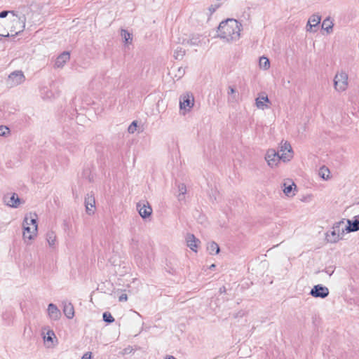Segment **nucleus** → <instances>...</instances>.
Segmentation results:
<instances>
[{
	"instance_id": "1",
	"label": "nucleus",
	"mask_w": 359,
	"mask_h": 359,
	"mask_svg": "<svg viewBox=\"0 0 359 359\" xmlns=\"http://www.w3.org/2000/svg\"><path fill=\"white\" fill-rule=\"evenodd\" d=\"M242 25L233 18L222 21L217 28L218 36L227 41H237L240 38Z\"/></svg>"
},
{
	"instance_id": "2",
	"label": "nucleus",
	"mask_w": 359,
	"mask_h": 359,
	"mask_svg": "<svg viewBox=\"0 0 359 359\" xmlns=\"http://www.w3.org/2000/svg\"><path fill=\"white\" fill-rule=\"evenodd\" d=\"M11 22L12 25L10 28V32L12 35L18 34V33L22 32L25 27V16H19L17 13L15 16L13 17V19L11 20Z\"/></svg>"
},
{
	"instance_id": "3",
	"label": "nucleus",
	"mask_w": 359,
	"mask_h": 359,
	"mask_svg": "<svg viewBox=\"0 0 359 359\" xmlns=\"http://www.w3.org/2000/svg\"><path fill=\"white\" fill-rule=\"evenodd\" d=\"M23 239L26 242L27 240L32 241L36 236L38 230V226H29V219L26 217L23 221Z\"/></svg>"
},
{
	"instance_id": "4",
	"label": "nucleus",
	"mask_w": 359,
	"mask_h": 359,
	"mask_svg": "<svg viewBox=\"0 0 359 359\" xmlns=\"http://www.w3.org/2000/svg\"><path fill=\"white\" fill-rule=\"evenodd\" d=\"M334 88L337 90H345L348 86V74L341 72L335 75L334 79Z\"/></svg>"
},
{
	"instance_id": "5",
	"label": "nucleus",
	"mask_w": 359,
	"mask_h": 359,
	"mask_svg": "<svg viewBox=\"0 0 359 359\" xmlns=\"http://www.w3.org/2000/svg\"><path fill=\"white\" fill-rule=\"evenodd\" d=\"M265 159L267 161L268 165L271 168L276 166L280 160H282V156L279 154L278 151H276L273 149H270L266 151L265 155Z\"/></svg>"
},
{
	"instance_id": "6",
	"label": "nucleus",
	"mask_w": 359,
	"mask_h": 359,
	"mask_svg": "<svg viewBox=\"0 0 359 359\" xmlns=\"http://www.w3.org/2000/svg\"><path fill=\"white\" fill-rule=\"evenodd\" d=\"M137 210L143 219L149 217L152 214V208L147 201L138 202L137 203Z\"/></svg>"
},
{
	"instance_id": "7",
	"label": "nucleus",
	"mask_w": 359,
	"mask_h": 359,
	"mask_svg": "<svg viewBox=\"0 0 359 359\" xmlns=\"http://www.w3.org/2000/svg\"><path fill=\"white\" fill-rule=\"evenodd\" d=\"M280 151L282 152V161L287 162L290 161L293 157V151L290 144L287 142H283L280 146Z\"/></svg>"
},
{
	"instance_id": "8",
	"label": "nucleus",
	"mask_w": 359,
	"mask_h": 359,
	"mask_svg": "<svg viewBox=\"0 0 359 359\" xmlns=\"http://www.w3.org/2000/svg\"><path fill=\"white\" fill-rule=\"evenodd\" d=\"M194 104V98L192 94L187 93L180 97V108L185 111H189Z\"/></svg>"
},
{
	"instance_id": "9",
	"label": "nucleus",
	"mask_w": 359,
	"mask_h": 359,
	"mask_svg": "<svg viewBox=\"0 0 359 359\" xmlns=\"http://www.w3.org/2000/svg\"><path fill=\"white\" fill-rule=\"evenodd\" d=\"M310 294L316 298L324 299L329 295V290L322 285H316L311 289Z\"/></svg>"
},
{
	"instance_id": "10",
	"label": "nucleus",
	"mask_w": 359,
	"mask_h": 359,
	"mask_svg": "<svg viewBox=\"0 0 359 359\" xmlns=\"http://www.w3.org/2000/svg\"><path fill=\"white\" fill-rule=\"evenodd\" d=\"M25 80V76L22 71H15L8 76V82L11 86H17L22 83Z\"/></svg>"
},
{
	"instance_id": "11",
	"label": "nucleus",
	"mask_w": 359,
	"mask_h": 359,
	"mask_svg": "<svg viewBox=\"0 0 359 359\" xmlns=\"http://www.w3.org/2000/svg\"><path fill=\"white\" fill-rule=\"evenodd\" d=\"M95 200L93 194H88L85 197V206L86 211L88 215H90L94 214V210L93 208H95Z\"/></svg>"
},
{
	"instance_id": "12",
	"label": "nucleus",
	"mask_w": 359,
	"mask_h": 359,
	"mask_svg": "<svg viewBox=\"0 0 359 359\" xmlns=\"http://www.w3.org/2000/svg\"><path fill=\"white\" fill-rule=\"evenodd\" d=\"M343 223H344L343 222H340L334 225L333 230L331 231V235L332 236V238H331L330 240V242L336 243L339 239L341 238V236H343L344 234H342V231L341 232L340 225H341V224H343Z\"/></svg>"
},
{
	"instance_id": "13",
	"label": "nucleus",
	"mask_w": 359,
	"mask_h": 359,
	"mask_svg": "<svg viewBox=\"0 0 359 359\" xmlns=\"http://www.w3.org/2000/svg\"><path fill=\"white\" fill-rule=\"evenodd\" d=\"M347 222L348 225L346 226L344 229H342V234H344L345 231L350 233L359 230V219L358 218H355L354 220L348 219Z\"/></svg>"
},
{
	"instance_id": "14",
	"label": "nucleus",
	"mask_w": 359,
	"mask_h": 359,
	"mask_svg": "<svg viewBox=\"0 0 359 359\" xmlns=\"http://www.w3.org/2000/svg\"><path fill=\"white\" fill-rule=\"evenodd\" d=\"M187 246L193 251L196 252L198 248V243H200L201 241L196 238V236L192 233H188L186 237Z\"/></svg>"
},
{
	"instance_id": "15",
	"label": "nucleus",
	"mask_w": 359,
	"mask_h": 359,
	"mask_svg": "<svg viewBox=\"0 0 359 359\" xmlns=\"http://www.w3.org/2000/svg\"><path fill=\"white\" fill-rule=\"evenodd\" d=\"M48 313L50 319L57 320L61 316L60 311L57 309L56 305L53 303L48 304Z\"/></svg>"
},
{
	"instance_id": "16",
	"label": "nucleus",
	"mask_w": 359,
	"mask_h": 359,
	"mask_svg": "<svg viewBox=\"0 0 359 359\" xmlns=\"http://www.w3.org/2000/svg\"><path fill=\"white\" fill-rule=\"evenodd\" d=\"M264 102L270 103V100L268 97V95H266L265 93H262L255 100V104L257 108L264 109V108H268V106L264 104Z\"/></svg>"
},
{
	"instance_id": "17",
	"label": "nucleus",
	"mask_w": 359,
	"mask_h": 359,
	"mask_svg": "<svg viewBox=\"0 0 359 359\" xmlns=\"http://www.w3.org/2000/svg\"><path fill=\"white\" fill-rule=\"evenodd\" d=\"M70 55L69 52L64 51L57 58L55 62V67H62L69 60Z\"/></svg>"
},
{
	"instance_id": "18",
	"label": "nucleus",
	"mask_w": 359,
	"mask_h": 359,
	"mask_svg": "<svg viewBox=\"0 0 359 359\" xmlns=\"http://www.w3.org/2000/svg\"><path fill=\"white\" fill-rule=\"evenodd\" d=\"M320 20L321 18L320 15L316 14L311 15L306 25L307 31L313 32V27H317L318 24L320 22Z\"/></svg>"
},
{
	"instance_id": "19",
	"label": "nucleus",
	"mask_w": 359,
	"mask_h": 359,
	"mask_svg": "<svg viewBox=\"0 0 359 359\" xmlns=\"http://www.w3.org/2000/svg\"><path fill=\"white\" fill-rule=\"evenodd\" d=\"M63 312L67 318L72 319L74 316V306H73L72 304V303L65 304L64 308H63Z\"/></svg>"
},
{
	"instance_id": "20",
	"label": "nucleus",
	"mask_w": 359,
	"mask_h": 359,
	"mask_svg": "<svg viewBox=\"0 0 359 359\" xmlns=\"http://www.w3.org/2000/svg\"><path fill=\"white\" fill-rule=\"evenodd\" d=\"M207 250L210 255H217L220 250L219 245L214 241L208 244Z\"/></svg>"
},
{
	"instance_id": "21",
	"label": "nucleus",
	"mask_w": 359,
	"mask_h": 359,
	"mask_svg": "<svg viewBox=\"0 0 359 359\" xmlns=\"http://www.w3.org/2000/svg\"><path fill=\"white\" fill-rule=\"evenodd\" d=\"M8 205L13 208H17L20 204V198L18 194H13V195L10 197V200L7 203Z\"/></svg>"
},
{
	"instance_id": "22",
	"label": "nucleus",
	"mask_w": 359,
	"mask_h": 359,
	"mask_svg": "<svg viewBox=\"0 0 359 359\" xmlns=\"http://www.w3.org/2000/svg\"><path fill=\"white\" fill-rule=\"evenodd\" d=\"M178 191L179 194L177 195V198L180 201L184 199V195L187 193V187L184 183H181L178 184Z\"/></svg>"
},
{
	"instance_id": "23",
	"label": "nucleus",
	"mask_w": 359,
	"mask_h": 359,
	"mask_svg": "<svg viewBox=\"0 0 359 359\" xmlns=\"http://www.w3.org/2000/svg\"><path fill=\"white\" fill-rule=\"evenodd\" d=\"M121 36L123 39V42L125 43H130L133 40V37L130 33H129L126 29H121Z\"/></svg>"
},
{
	"instance_id": "24",
	"label": "nucleus",
	"mask_w": 359,
	"mask_h": 359,
	"mask_svg": "<svg viewBox=\"0 0 359 359\" xmlns=\"http://www.w3.org/2000/svg\"><path fill=\"white\" fill-rule=\"evenodd\" d=\"M46 240L50 246H53L56 241V235L54 231H50L46 233Z\"/></svg>"
},
{
	"instance_id": "25",
	"label": "nucleus",
	"mask_w": 359,
	"mask_h": 359,
	"mask_svg": "<svg viewBox=\"0 0 359 359\" xmlns=\"http://www.w3.org/2000/svg\"><path fill=\"white\" fill-rule=\"evenodd\" d=\"M259 66L264 69H268L270 67L269 60L266 57H261L259 58Z\"/></svg>"
},
{
	"instance_id": "26",
	"label": "nucleus",
	"mask_w": 359,
	"mask_h": 359,
	"mask_svg": "<svg viewBox=\"0 0 359 359\" xmlns=\"http://www.w3.org/2000/svg\"><path fill=\"white\" fill-rule=\"evenodd\" d=\"M185 55V50L181 48L178 47L174 52V57L176 60H181Z\"/></svg>"
},
{
	"instance_id": "27",
	"label": "nucleus",
	"mask_w": 359,
	"mask_h": 359,
	"mask_svg": "<svg viewBox=\"0 0 359 359\" xmlns=\"http://www.w3.org/2000/svg\"><path fill=\"white\" fill-rule=\"evenodd\" d=\"M330 170L325 166H323L320 168L319 175L324 180H327L329 177Z\"/></svg>"
},
{
	"instance_id": "28",
	"label": "nucleus",
	"mask_w": 359,
	"mask_h": 359,
	"mask_svg": "<svg viewBox=\"0 0 359 359\" xmlns=\"http://www.w3.org/2000/svg\"><path fill=\"white\" fill-rule=\"evenodd\" d=\"M55 334L53 330H48L46 334L43 337L44 341L53 343V339H55Z\"/></svg>"
},
{
	"instance_id": "29",
	"label": "nucleus",
	"mask_w": 359,
	"mask_h": 359,
	"mask_svg": "<svg viewBox=\"0 0 359 359\" xmlns=\"http://www.w3.org/2000/svg\"><path fill=\"white\" fill-rule=\"evenodd\" d=\"M102 317L103 320L107 323H111L115 320L114 318L111 316V314L107 311L103 313Z\"/></svg>"
},
{
	"instance_id": "30",
	"label": "nucleus",
	"mask_w": 359,
	"mask_h": 359,
	"mask_svg": "<svg viewBox=\"0 0 359 359\" xmlns=\"http://www.w3.org/2000/svg\"><path fill=\"white\" fill-rule=\"evenodd\" d=\"M322 26H323V27H324L325 26V29L327 31V32L329 33L330 32V30L332 29L333 24L327 18V19H325L323 22V25Z\"/></svg>"
},
{
	"instance_id": "31",
	"label": "nucleus",
	"mask_w": 359,
	"mask_h": 359,
	"mask_svg": "<svg viewBox=\"0 0 359 359\" xmlns=\"http://www.w3.org/2000/svg\"><path fill=\"white\" fill-rule=\"evenodd\" d=\"M5 21L0 22V36L4 37L9 36V32L6 30L4 27Z\"/></svg>"
},
{
	"instance_id": "32",
	"label": "nucleus",
	"mask_w": 359,
	"mask_h": 359,
	"mask_svg": "<svg viewBox=\"0 0 359 359\" xmlns=\"http://www.w3.org/2000/svg\"><path fill=\"white\" fill-rule=\"evenodd\" d=\"M293 186L296 187L294 182H292V184H289L287 186L286 183H284L283 192L286 196H290V194L292 193Z\"/></svg>"
},
{
	"instance_id": "33",
	"label": "nucleus",
	"mask_w": 359,
	"mask_h": 359,
	"mask_svg": "<svg viewBox=\"0 0 359 359\" xmlns=\"http://www.w3.org/2000/svg\"><path fill=\"white\" fill-rule=\"evenodd\" d=\"M199 36H192L187 41V43L191 46H198L200 43Z\"/></svg>"
},
{
	"instance_id": "34",
	"label": "nucleus",
	"mask_w": 359,
	"mask_h": 359,
	"mask_svg": "<svg viewBox=\"0 0 359 359\" xmlns=\"http://www.w3.org/2000/svg\"><path fill=\"white\" fill-rule=\"evenodd\" d=\"M137 121H133L130 125L128 126V132L130 134H133L134 133L136 130H137Z\"/></svg>"
},
{
	"instance_id": "35",
	"label": "nucleus",
	"mask_w": 359,
	"mask_h": 359,
	"mask_svg": "<svg viewBox=\"0 0 359 359\" xmlns=\"http://www.w3.org/2000/svg\"><path fill=\"white\" fill-rule=\"evenodd\" d=\"M10 133V129L6 126H0V136L6 137Z\"/></svg>"
},
{
	"instance_id": "36",
	"label": "nucleus",
	"mask_w": 359,
	"mask_h": 359,
	"mask_svg": "<svg viewBox=\"0 0 359 359\" xmlns=\"http://www.w3.org/2000/svg\"><path fill=\"white\" fill-rule=\"evenodd\" d=\"M11 13L13 15V17L16 15V12L15 11H2L0 13V18H5L7 15Z\"/></svg>"
},
{
	"instance_id": "37",
	"label": "nucleus",
	"mask_w": 359,
	"mask_h": 359,
	"mask_svg": "<svg viewBox=\"0 0 359 359\" xmlns=\"http://www.w3.org/2000/svg\"><path fill=\"white\" fill-rule=\"evenodd\" d=\"M219 6L220 4L210 5L208 8L210 16H211Z\"/></svg>"
},
{
	"instance_id": "38",
	"label": "nucleus",
	"mask_w": 359,
	"mask_h": 359,
	"mask_svg": "<svg viewBox=\"0 0 359 359\" xmlns=\"http://www.w3.org/2000/svg\"><path fill=\"white\" fill-rule=\"evenodd\" d=\"M177 72H178V74L175 75V76H178V78H181L185 73V70L184 68L182 67H179L178 69H177Z\"/></svg>"
},
{
	"instance_id": "39",
	"label": "nucleus",
	"mask_w": 359,
	"mask_h": 359,
	"mask_svg": "<svg viewBox=\"0 0 359 359\" xmlns=\"http://www.w3.org/2000/svg\"><path fill=\"white\" fill-rule=\"evenodd\" d=\"M35 217H36V218H30V219L29 220V226L30 225H32V226H34V225L37 226V216H36V215H35Z\"/></svg>"
},
{
	"instance_id": "40",
	"label": "nucleus",
	"mask_w": 359,
	"mask_h": 359,
	"mask_svg": "<svg viewBox=\"0 0 359 359\" xmlns=\"http://www.w3.org/2000/svg\"><path fill=\"white\" fill-rule=\"evenodd\" d=\"M244 315H245L244 311L241 310V311H239L238 313H234L233 315V316L234 318H237L238 317H243Z\"/></svg>"
},
{
	"instance_id": "41",
	"label": "nucleus",
	"mask_w": 359,
	"mask_h": 359,
	"mask_svg": "<svg viewBox=\"0 0 359 359\" xmlns=\"http://www.w3.org/2000/svg\"><path fill=\"white\" fill-rule=\"evenodd\" d=\"M81 359H92V353L86 352L81 358Z\"/></svg>"
},
{
	"instance_id": "42",
	"label": "nucleus",
	"mask_w": 359,
	"mask_h": 359,
	"mask_svg": "<svg viewBox=\"0 0 359 359\" xmlns=\"http://www.w3.org/2000/svg\"><path fill=\"white\" fill-rule=\"evenodd\" d=\"M119 301L120 302H123V301H126L128 299V296L126 294H122L119 298H118Z\"/></svg>"
},
{
	"instance_id": "43",
	"label": "nucleus",
	"mask_w": 359,
	"mask_h": 359,
	"mask_svg": "<svg viewBox=\"0 0 359 359\" xmlns=\"http://www.w3.org/2000/svg\"><path fill=\"white\" fill-rule=\"evenodd\" d=\"M235 93H236V89L232 86H229V90H228V94H233Z\"/></svg>"
},
{
	"instance_id": "44",
	"label": "nucleus",
	"mask_w": 359,
	"mask_h": 359,
	"mask_svg": "<svg viewBox=\"0 0 359 359\" xmlns=\"http://www.w3.org/2000/svg\"><path fill=\"white\" fill-rule=\"evenodd\" d=\"M219 293L220 294H222V293H226V289L225 287V286H222L219 288Z\"/></svg>"
},
{
	"instance_id": "45",
	"label": "nucleus",
	"mask_w": 359,
	"mask_h": 359,
	"mask_svg": "<svg viewBox=\"0 0 359 359\" xmlns=\"http://www.w3.org/2000/svg\"><path fill=\"white\" fill-rule=\"evenodd\" d=\"M165 359H176V358L174 356H172V355H168V356L166 357Z\"/></svg>"
},
{
	"instance_id": "46",
	"label": "nucleus",
	"mask_w": 359,
	"mask_h": 359,
	"mask_svg": "<svg viewBox=\"0 0 359 359\" xmlns=\"http://www.w3.org/2000/svg\"><path fill=\"white\" fill-rule=\"evenodd\" d=\"M215 264H212V265L210 266V268L212 269H213V268H215Z\"/></svg>"
},
{
	"instance_id": "47",
	"label": "nucleus",
	"mask_w": 359,
	"mask_h": 359,
	"mask_svg": "<svg viewBox=\"0 0 359 359\" xmlns=\"http://www.w3.org/2000/svg\"><path fill=\"white\" fill-rule=\"evenodd\" d=\"M326 272H327V273H329V275H330V276H331V275H332V273H333V271H332L331 273H330V271H327Z\"/></svg>"
},
{
	"instance_id": "48",
	"label": "nucleus",
	"mask_w": 359,
	"mask_h": 359,
	"mask_svg": "<svg viewBox=\"0 0 359 359\" xmlns=\"http://www.w3.org/2000/svg\"><path fill=\"white\" fill-rule=\"evenodd\" d=\"M354 218H358L359 219V215L358 216H355Z\"/></svg>"
}]
</instances>
